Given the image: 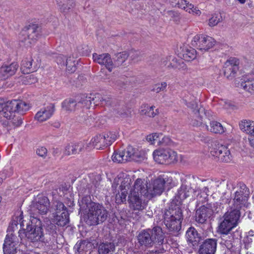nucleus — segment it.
I'll list each match as a JSON object with an SVG mask.
<instances>
[{
    "label": "nucleus",
    "mask_w": 254,
    "mask_h": 254,
    "mask_svg": "<svg viewBox=\"0 0 254 254\" xmlns=\"http://www.w3.org/2000/svg\"><path fill=\"white\" fill-rule=\"evenodd\" d=\"M222 17L220 14L213 15L209 20V25L211 27L214 26L222 21Z\"/></svg>",
    "instance_id": "47"
},
{
    "label": "nucleus",
    "mask_w": 254,
    "mask_h": 254,
    "mask_svg": "<svg viewBox=\"0 0 254 254\" xmlns=\"http://www.w3.org/2000/svg\"><path fill=\"white\" fill-rule=\"evenodd\" d=\"M241 86L246 91L250 93L254 92V79H244L241 83Z\"/></svg>",
    "instance_id": "41"
},
{
    "label": "nucleus",
    "mask_w": 254,
    "mask_h": 254,
    "mask_svg": "<svg viewBox=\"0 0 254 254\" xmlns=\"http://www.w3.org/2000/svg\"><path fill=\"white\" fill-rule=\"evenodd\" d=\"M253 238L250 236H247L244 238V243L245 244V247L246 249H248L250 244L253 242Z\"/></svg>",
    "instance_id": "63"
},
{
    "label": "nucleus",
    "mask_w": 254,
    "mask_h": 254,
    "mask_svg": "<svg viewBox=\"0 0 254 254\" xmlns=\"http://www.w3.org/2000/svg\"><path fill=\"white\" fill-rule=\"evenodd\" d=\"M129 152H131L129 155V161H134L135 162H140L145 159L144 153L139 151L132 147V150Z\"/></svg>",
    "instance_id": "40"
},
{
    "label": "nucleus",
    "mask_w": 254,
    "mask_h": 254,
    "mask_svg": "<svg viewBox=\"0 0 254 254\" xmlns=\"http://www.w3.org/2000/svg\"><path fill=\"white\" fill-rule=\"evenodd\" d=\"M51 209L53 212L54 222L60 227L66 226L69 222V213L64 204L58 200L52 202Z\"/></svg>",
    "instance_id": "5"
},
{
    "label": "nucleus",
    "mask_w": 254,
    "mask_h": 254,
    "mask_svg": "<svg viewBox=\"0 0 254 254\" xmlns=\"http://www.w3.org/2000/svg\"><path fill=\"white\" fill-rule=\"evenodd\" d=\"M164 223L169 232L176 234L181 229L183 215L182 209L177 204H171L164 213Z\"/></svg>",
    "instance_id": "1"
},
{
    "label": "nucleus",
    "mask_w": 254,
    "mask_h": 254,
    "mask_svg": "<svg viewBox=\"0 0 254 254\" xmlns=\"http://www.w3.org/2000/svg\"><path fill=\"white\" fill-rule=\"evenodd\" d=\"M208 206L202 205L195 211V220L199 224H204L211 215V211Z\"/></svg>",
    "instance_id": "24"
},
{
    "label": "nucleus",
    "mask_w": 254,
    "mask_h": 254,
    "mask_svg": "<svg viewBox=\"0 0 254 254\" xmlns=\"http://www.w3.org/2000/svg\"><path fill=\"white\" fill-rule=\"evenodd\" d=\"M204 114L206 116H209V112L205 110L204 108H200L196 110V112L194 114L191 119L190 124L194 127H199L202 124V114Z\"/></svg>",
    "instance_id": "27"
},
{
    "label": "nucleus",
    "mask_w": 254,
    "mask_h": 254,
    "mask_svg": "<svg viewBox=\"0 0 254 254\" xmlns=\"http://www.w3.org/2000/svg\"><path fill=\"white\" fill-rule=\"evenodd\" d=\"M55 111V105L50 103L38 111L35 115V119L40 122H44L52 117Z\"/></svg>",
    "instance_id": "18"
},
{
    "label": "nucleus",
    "mask_w": 254,
    "mask_h": 254,
    "mask_svg": "<svg viewBox=\"0 0 254 254\" xmlns=\"http://www.w3.org/2000/svg\"><path fill=\"white\" fill-rule=\"evenodd\" d=\"M167 86V84L165 82H161V83H157L155 84L152 89V91L156 93H159L161 91H164Z\"/></svg>",
    "instance_id": "50"
},
{
    "label": "nucleus",
    "mask_w": 254,
    "mask_h": 254,
    "mask_svg": "<svg viewBox=\"0 0 254 254\" xmlns=\"http://www.w3.org/2000/svg\"><path fill=\"white\" fill-rule=\"evenodd\" d=\"M8 102L4 103L2 100H0V113L2 112L3 116L6 118L9 119L11 117V115H9V110H8L7 106H8Z\"/></svg>",
    "instance_id": "46"
},
{
    "label": "nucleus",
    "mask_w": 254,
    "mask_h": 254,
    "mask_svg": "<svg viewBox=\"0 0 254 254\" xmlns=\"http://www.w3.org/2000/svg\"><path fill=\"white\" fill-rule=\"evenodd\" d=\"M241 209L236 208L233 205L230 206V209L225 213L224 217L228 219L237 225L238 222L240 217Z\"/></svg>",
    "instance_id": "26"
},
{
    "label": "nucleus",
    "mask_w": 254,
    "mask_h": 254,
    "mask_svg": "<svg viewBox=\"0 0 254 254\" xmlns=\"http://www.w3.org/2000/svg\"><path fill=\"white\" fill-rule=\"evenodd\" d=\"M217 240L208 238L199 246L198 254H215L216 252Z\"/></svg>",
    "instance_id": "13"
},
{
    "label": "nucleus",
    "mask_w": 254,
    "mask_h": 254,
    "mask_svg": "<svg viewBox=\"0 0 254 254\" xmlns=\"http://www.w3.org/2000/svg\"><path fill=\"white\" fill-rule=\"evenodd\" d=\"M203 192H204L203 194H200V196L199 195H197V199L199 202L201 201L202 203H204L207 200V198L208 195L207 194L208 188L207 187H204L203 189Z\"/></svg>",
    "instance_id": "55"
},
{
    "label": "nucleus",
    "mask_w": 254,
    "mask_h": 254,
    "mask_svg": "<svg viewBox=\"0 0 254 254\" xmlns=\"http://www.w3.org/2000/svg\"><path fill=\"white\" fill-rule=\"evenodd\" d=\"M32 61L31 58H26L22 61L21 70L24 74H28L35 70L32 67Z\"/></svg>",
    "instance_id": "38"
},
{
    "label": "nucleus",
    "mask_w": 254,
    "mask_h": 254,
    "mask_svg": "<svg viewBox=\"0 0 254 254\" xmlns=\"http://www.w3.org/2000/svg\"><path fill=\"white\" fill-rule=\"evenodd\" d=\"M121 194L119 193L116 194V200L118 203L124 202L126 201V197L127 194V190H121Z\"/></svg>",
    "instance_id": "51"
},
{
    "label": "nucleus",
    "mask_w": 254,
    "mask_h": 254,
    "mask_svg": "<svg viewBox=\"0 0 254 254\" xmlns=\"http://www.w3.org/2000/svg\"><path fill=\"white\" fill-rule=\"evenodd\" d=\"M171 142V139L167 136H163V135L161 137L160 141L158 145H169Z\"/></svg>",
    "instance_id": "62"
},
{
    "label": "nucleus",
    "mask_w": 254,
    "mask_h": 254,
    "mask_svg": "<svg viewBox=\"0 0 254 254\" xmlns=\"http://www.w3.org/2000/svg\"><path fill=\"white\" fill-rule=\"evenodd\" d=\"M132 146H129L124 150H119L114 152L112 156V160L118 163H124L129 161V155L131 152Z\"/></svg>",
    "instance_id": "19"
},
{
    "label": "nucleus",
    "mask_w": 254,
    "mask_h": 254,
    "mask_svg": "<svg viewBox=\"0 0 254 254\" xmlns=\"http://www.w3.org/2000/svg\"><path fill=\"white\" fill-rule=\"evenodd\" d=\"M88 147L87 143L84 142H79L71 143L66 146L64 154L66 155H74L87 149Z\"/></svg>",
    "instance_id": "23"
},
{
    "label": "nucleus",
    "mask_w": 254,
    "mask_h": 254,
    "mask_svg": "<svg viewBox=\"0 0 254 254\" xmlns=\"http://www.w3.org/2000/svg\"><path fill=\"white\" fill-rule=\"evenodd\" d=\"M240 129L254 137V121L251 120H243L239 124Z\"/></svg>",
    "instance_id": "30"
},
{
    "label": "nucleus",
    "mask_w": 254,
    "mask_h": 254,
    "mask_svg": "<svg viewBox=\"0 0 254 254\" xmlns=\"http://www.w3.org/2000/svg\"><path fill=\"white\" fill-rule=\"evenodd\" d=\"M181 57L187 62L191 61L194 60L196 56V50L192 48H186L183 49L182 53H180Z\"/></svg>",
    "instance_id": "33"
},
{
    "label": "nucleus",
    "mask_w": 254,
    "mask_h": 254,
    "mask_svg": "<svg viewBox=\"0 0 254 254\" xmlns=\"http://www.w3.org/2000/svg\"><path fill=\"white\" fill-rule=\"evenodd\" d=\"M186 236L189 245L193 249H197L202 238L195 228L193 227L189 228L186 232Z\"/></svg>",
    "instance_id": "14"
},
{
    "label": "nucleus",
    "mask_w": 254,
    "mask_h": 254,
    "mask_svg": "<svg viewBox=\"0 0 254 254\" xmlns=\"http://www.w3.org/2000/svg\"><path fill=\"white\" fill-rule=\"evenodd\" d=\"M177 4L179 7L184 9L186 11H190V9L193 8V5L185 0H179Z\"/></svg>",
    "instance_id": "45"
},
{
    "label": "nucleus",
    "mask_w": 254,
    "mask_h": 254,
    "mask_svg": "<svg viewBox=\"0 0 254 254\" xmlns=\"http://www.w3.org/2000/svg\"><path fill=\"white\" fill-rule=\"evenodd\" d=\"M83 100L84 107L85 109H89L93 104L94 106L101 105L103 97L99 93L95 94H91L89 96L85 94H82Z\"/></svg>",
    "instance_id": "20"
},
{
    "label": "nucleus",
    "mask_w": 254,
    "mask_h": 254,
    "mask_svg": "<svg viewBox=\"0 0 254 254\" xmlns=\"http://www.w3.org/2000/svg\"><path fill=\"white\" fill-rule=\"evenodd\" d=\"M165 184V181L163 178H158L154 180L152 187L149 188L150 192L149 199H151L156 195H160L164 191Z\"/></svg>",
    "instance_id": "21"
},
{
    "label": "nucleus",
    "mask_w": 254,
    "mask_h": 254,
    "mask_svg": "<svg viewBox=\"0 0 254 254\" xmlns=\"http://www.w3.org/2000/svg\"><path fill=\"white\" fill-rule=\"evenodd\" d=\"M164 239V234L159 226L143 230L137 236L138 243L145 248H151L155 244L160 245L163 244Z\"/></svg>",
    "instance_id": "2"
},
{
    "label": "nucleus",
    "mask_w": 254,
    "mask_h": 254,
    "mask_svg": "<svg viewBox=\"0 0 254 254\" xmlns=\"http://www.w3.org/2000/svg\"><path fill=\"white\" fill-rule=\"evenodd\" d=\"M25 225L24 221H22L20 223V226L25 231V235L28 239L32 242H44L45 238L42 222L39 219L33 217L28 223H26V228Z\"/></svg>",
    "instance_id": "3"
},
{
    "label": "nucleus",
    "mask_w": 254,
    "mask_h": 254,
    "mask_svg": "<svg viewBox=\"0 0 254 254\" xmlns=\"http://www.w3.org/2000/svg\"><path fill=\"white\" fill-rule=\"evenodd\" d=\"M205 206L209 207V209L211 211L210 212V213H211V215L212 213H218L221 210V205L218 202H215L213 204L207 203Z\"/></svg>",
    "instance_id": "48"
},
{
    "label": "nucleus",
    "mask_w": 254,
    "mask_h": 254,
    "mask_svg": "<svg viewBox=\"0 0 254 254\" xmlns=\"http://www.w3.org/2000/svg\"><path fill=\"white\" fill-rule=\"evenodd\" d=\"M110 84L111 85L118 88H123L125 85L124 82L122 79H114L110 82Z\"/></svg>",
    "instance_id": "54"
},
{
    "label": "nucleus",
    "mask_w": 254,
    "mask_h": 254,
    "mask_svg": "<svg viewBox=\"0 0 254 254\" xmlns=\"http://www.w3.org/2000/svg\"><path fill=\"white\" fill-rule=\"evenodd\" d=\"M50 206V201L48 198L44 196H40L38 198V200L34 205L38 212L41 214H45L49 210Z\"/></svg>",
    "instance_id": "25"
},
{
    "label": "nucleus",
    "mask_w": 254,
    "mask_h": 254,
    "mask_svg": "<svg viewBox=\"0 0 254 254\" xmlns=\"http://www.w3.org/2000/svg\"><path fill=\"white\" fill-rule=\"evenodd\" d=\"M196 180L193 176H186L184 180L183 181L182 184V189H187L188 191H190L192 190L193 191H196L193 186L195 183Z\"/></svg>",
    "instance_id": "34"
},
{
    "label": "nucleus",
    "mask_w": 254,
    "mask_h": 254,
    "mask_svg": "<svg viewBox=\"0 0 254 254\" xmlns=\"http://www.w3.org/2000/svg\"><path fill=\"white\" fill-rule=\"evenodd\" d=\"M239 60L235 58H230L224 64L223 71L224 76L229 79L235 76L239 69Z\"/></svg>",
    "instance_id": "10"
},
{
    "label": "nucleus",
    "mask_w": 254,
    "mask_h": 254,
    "mask_svg": "<svg viewBox=\"0 0 254 254\" xmlns=\"http://www.w3.org/2000/svg\"><path fill=\"white\" fill-rule=\"evenodd\" d=\"M105 138L103 134L97 135L92 139L90 143L97 149H102L104 147L110 145V143L106 142Z\"/></svg>",
    "instance_id": "29"
},
{
    "label": "nucleus",
    "mask_w": 254,
    "mask_h": 254,
    "mask_svg": "<svg viewBox=\"0 0 254 254\" xmlns=\"http://www.w3.org/2000/svg\"><path fill=\"white\" fill-rule=\"evenodd\" d=\"M207 130L215 133H222L224 132V129L222 125L216 121H211L210 123V128L206 125Z\"/></svg>",
    "instance_id": "39"
},
{
    "label": "nucleus",
    "mask_w": 254,
    "mask_h": 254,
    "mask_svg": "<svg viewBox=\"0 0 254 254\" xmlns=\"http://www.w3.org/2000/svg\"><path fill=\"white\" fill-rule=\"evenodd\" d=\"M41 29L37 24H31L25 27L20 38L21 42L29 47L40 36Z\"/></svg>",
    "instance_id": "8"
},
{
    "label": "nucleus",
    "mask_w": 254,
    "mask_h": 254,
    "mask_svg": "<svg viewBox=\"0 0 254 254\" xmlns=\"http://www.w3.org/2000/svg\"><path fill=\"white\" fill-rule=\"evenodd\" d=\"M76 63L77 61L73 57H69L66 58L64 65L66 67L67 70L71 73L74 72L76 69Z\"/></svg>",
    "instance_id": "42"
},
{
    "label": "nucleus",
    "mask_w": 254,
    "mask_h": 254,
    "mask_svg": "<svg viewBox=\"0 0 254 254\" xmlns=\"http://www.w3.org/2000/svg\"><path fill=\"white\" fill-rule=\"evenodd\" d=\"M128 57V53L125 51L116 54L115 57L114 58L113 68L122 65L126 61Z\"/></svg>",
    "instance_id": "35"
},
{
    "label": "nucleus",
    "mask_w": 254,
    "mask_h": 254,
    "mask_svg": "<svg viewBox=\"0 0 254 254\" xmlns=\"http://www.w3.org/2000/svg\"><path fill=\"white\" fill-rule=\"evenodd\" d=\"M104 136L106 137V142L110 143V145L116 140L117 138V135L113 132H109L105 133Z\"/></svg>",
    "instance_id": "52"
},
{
    "label": "nucleus",
    "mask_w": 254,
    "mask_h": 254,
    "mask_svg": "<svg viewBox=\"0 0 254 254\" xmlns=\"http://www.w3.org/2000/svg\"><path fill=\"white\" fill-rule=\"evenodd\" d=\"M215 42V40L211 37L196 35L192 40L191 45L202 52H206L212 48Z\"/></svg>",
    "instance_id": "9"
},
{
    "label": "nucleus",
    "mask_w": 254,
    "mask_h": 254,
    "mask_svg": "<svg viewBox=\"0 0 254 254\" xmlns=\"http://www.w3.org/2000/svg\"><path fill=\"white\" fill-rule=\"evenodd\" d=\"M154 108L155 106H152L151 107H149L148 106V107H146V109L147 111L146 112H144V115L149 117H155L159 112L157 109L156 110V112H154Z\"/></svg>",
    "instance_id": "53"
},
{
    "label": "nucleus",
    "mask_w": 254,
    "mask_h": 254,
    "mask_svg": "<svg viewBox=\"0 0 254 254\" xmlns=\"http://www.w3.org/2000/svg\"><path fill=\"white\" fill-rule=\"evenodd\" d=\"M239 186V189L235 192V195L240 194L243 196L245 195V196L249 197L250 191L246 185L244 183H240Z\"/></svg>",
    "instance_id": "44"
},
{
    "label": "nucleus",
    "mask_w": 254,
    "mask_h": 254,
    "mask_svg": "<svg viewBox=\"0 0 254 254\" xmlns=\"http://www.w3.org/2000/svg\"><path fill=\"white\" fill-rule=\"evenodd\" d=\"M79 205L80 206V210H85L86 209H91L92 203H96L91 201L90 196L86 195L83 197L80 200H78Z\"/></svg>",
    "instance_id": "37"
},
{
    "label": "nucleus",
    "mask_w": 254,
    "mask_h": 254,
    "mask_svg": "<svg viewBox=\"0 0 254 254\" xmlns=\"http://www.w3.org/2000/svg\"><path fill=\"white\" fill-rule=\"evenodd\" d=\"M187 105L188 107L190 108L192 110L194 114L196 112L197 109H199L200 108H203L202 107H199L196 101H192L190 103H188L187 104Z\"/></svg>",
    "instance_id": "61"
},
{
    "label": "nucleus",
    "mask_w": 254,
    "mask_h": 254,
    "mask_svg": "<svg viewBox=\"0 0 254 254\" xmlns=\"http://www.w3.org/2000/svg\"><path fill=\"white\" fill-rule=\"evenodd\" d=\"M23 119L21 117H17L12 118L9 124L14 127H18L21 125Z\"/></svg>",
    "instance_id": "58"
},
{
    "label": "nucleus",
    "mask_w": 254,
    "mask_h": 254,
    "mask_svg": "<svg viewBox=\"0 0 254 254\" xmlns=\"http://www.w3.org/2000/svg\"><path fill=\"white\" fill-rule=\"evenodd\" d=\"M115 250V246L113 243H101L98 248L99 254H113Z\"/></svg>",
    "instance_id": "32"
},
{
    "label": "nucleus",
    "mask_w": 254,
    "mask_h": 254,
    "mask_svg": "<svg viewBox=\"0 0 254 254\" xmlns=\"http://www.w3.org/2000/svg\"><path fill=\"white\" fill-rule=\"evenodd\" d=\"M134 193L141 196H143L149 199L150 194L149 188L147 184L141 179H137L134 182L133 188L130 190V193Z\"/></svg>",
    "instance_id": "16"
},
{
    "label": "nucleus",
    "mask_w": 254,
    "mask_h": 254,
    "mask_svg": "<svg viewBox=\"0 0 254 254\" xmlns=\"http://www.w3.org/2000/svg\"><path fill=\"white\" fill-rule=\"evenodd\" d=\"M189 192L190 191H187V189H182L181 186L178 191V197L181 200L184 199L186 198L188 196H189Z\"/></svg>",
    "instance_id": "56"
},
{
    "label": "nucleus",
    "mask_w": 254,
    "mask_h": 254,
    "mask_svg": "<svg viewBox=\"0 0 254 254\" xmlns=\"http://www.w3.org/2000/svg\"><path fill=\"white\" fill-rule=\"evenodd\" d=\"M142 196L134 193H129L128 201L134 210H141L144 208V204L142 202Z\"/></svg>",
    "instance_id": "28"
},
{
    "label": "nucleus",
    "mask_w": 254,
    "mask_h": 254,
    "mask_svg": "<svg viewBox=\"0 0 254 254\" xmlns=\"http://www.w3.org/2000/svg\"><path fill=\"white\" fill-rule=\"evenodd\" d=\"M91 209L88 210L84 219L89 226L96 225L104 222L108 216V212L105 207L99 203H92Z\"/></svg>",
    "instance_id": "4"
},
{
    "label": "nucleus",
    "mask_w": 254,
    "mask_h": 254,
    "mask_svg": "<svg viewBox=\"0 0 254 254\" xmlns=\"http://www.w3.org/2000/svg\"><path fill=\"white\" fill-rule=\"evenodd\" d=\"M162 136V133H152L147 136L146 140L148 142H150L152 144H156L157 145H158V144H159L160 143V139Z\"/></svg>",
    "instance_id": "43"
},
{
    "label": "nucleus",
    "mask_w": 254,
    "mask_h": 254,
    "mask_svg": "<svg viewBox=\"0 0 254 254\" xmlns=\"http://www.w3.org/2000/svg\"><path fill=\"white\" fill-rule=\"evenodd\" d=\"M18 64L12 63L9 65H3L0 67V79L5 80L14 75L17 71Z\"/></svg>",
    "instance_id": "22"
},
{
    "label": "nucleus",
    "mask_w": 254,
    "mask_h": 254,
    "mask_svg": "<svg viewBox=\"0 0 254 254\" xmlns=\"http://www.w3.org/2000/svg\"><path fill=\"white\" fill-rule=\"evenodd\" d=\"M36 152L39 157L45 159L47 156L48 151L44 147H39L36 149Z\"/></svg>",
    "instance_id": "57"
},
{
    "label": "nucleus",
    "mask_w": 254,
    "mask_h": 254,
    "mask_svg": "<svg viewBox=\"0 0 254 254\" xmlns=\"http://www.w3.org/2000/svg\"><path fill=\"white\" fill-rule=\"evenodd\" d=\"M49 222L50 223V224H48V225L47 226V229L48 231H49L51 233H56V225L52 223L50 220H49Z\"/></svg>",
    "instance_id": "64"
},
{
    "label": "nucleus",
    "mask_w": 254,
    "mask_h": 254,
    "mask_svg": "<svg viewBox=\"0 0 254 254\" xmlns=\"http://www.w3.org/2000/svg\"><path fill=\"white\" fill-rule=\"evenodd\" d=\"M209 151L211 156L218 159V161L229 162L232 160V155L228 147L217 141L212 142Z\"/></svg>",
    "instance_id": "6"
},
{
    "label": "nucleus",
    "mask_w": 254,
    "mask_h": 254,
    "mask_svg": "<svg viewBox=\"0 0 254 254\" xmlns=\"http://www.w3.org/2000/svg\"><path fill=\"white\" fill-rule=\"evenodd\" d=\"M114 103H117L115 99H113L109 96H105L103 97L101 106H114Z\"/></svg>",
    "instance_id": "49"
},
{
    "label": "nucleus",
    "mask_w": 254,
    "mask_h": 254,
    "mask_svg": "<svg viewBox=\"0 0 254 254\" xmlns=\"http://www.w3.org/2000/svg\"><path fill=\"white\" fill-rule=\"evenodd\" d=\"M153 156L155 161L159 164H169L178 161L177 152L171 149L156 150Z\"/></svg>",
    "instance_id": "7"
},
{
    "label": "nucleus",
    "mask_w": 254,
    "mask_h": 254,
    "mask_svg": "<svg viewBox=\"0 0 254 254\" xmlns=\"http://www.w3.org/2000/svg\"><path fill=\"white\" fill-rule=\"evenodd\" d=\"M7 105L8 106H7V108L8 110H9V115H11L12 113L15 112L23 114L29 109V104L21 100H14L11 101H8Z\"/></svg>",
    "instance_id": "15"
},
{
    "label": "nucleus",
    "mask_w": 254,
    "mask_h": 254,
    "mask_svg": "<svg viewBox=\"0 0 254 254\" xmlns=\"http://www.w3.org/2000/svg\"><path fill=\"white\" fill-rule=\"evenodd\" d=\"M94 61L101 65H104L109 71H111L113 68V61L111 56L108 53L102 54H93Z\"/></svg>",
    "instance_id": "17"
},
{
    "label": "nucleus",
    "mask_w": 254,
    "mask_h": 254,
    "mask_svg": "<svg viewBox=\"0 0 254 254\" xmlns=\"http://www.w3.org/2000/svg\"><path fill=\"white\" fill-rule=\"evenodd\" d=\"M82 95L77 97L76 99L69 98L65 100L62 103L63 108L66 111H74L79 108L84 107Z\"/></svg>",
    "instance_id": "12"
},
{
    "label": "nucleus",
    "mask_w": 254,
    "mask_h": 254,
    "mask_svg": "<svg viewBox=\"0 0 254 254\" xmlns=\"http://www.w3.org/2000/svg\"><path fill=\"white\" fill-rule=\"evenodd\" d=\"M17 240L16 236L12 233L6 235L3 245L4 254H15L18 243Z\"/></svg>",
    "instance_id": "11"
},
{
    "label": "nucleus",
    "mask_w": 254,
    "mask_h": 254,
    "mask_svg": "<svg viewBox=\"0 0 254 254\" xmlns=\"http://www.w3.org/2000/svg\"><path fill=\"white\" fill-rule=\"evenodd\" d=\"M23 219V217L22 212H21L19 217L18 218H17V220H16V221L14 220L11 223V226L8 227V229H7L8 231H9V232H10L11 230V229L14 226L16 227L17 224H18V221H19L20 224L21 223V222L22 221H24V224L26 225V223H25L26 221L24 220ZM25 228H26V225H25Z\"/></svg>",
    "instance_id": "59"
},
{
    "label": "nucleus",
    "mask_w": 254,
    "mask_h": 254,
    "mask_svg": "<svg viewBox=\"0 0 254 254\" xmlns=\"http://www.w3.org/2000/svg\"><path fill=\"white\" fill-rule=\"evenodd\" d=\"M130 180L129 178L124 179L120 186L121 190H127L130 186Z\"/></svg>",
    "instance_id": "60"
},
{
    "label": "nucleus",
    "mask_w": 254,
    "mask_h": 254,
    "mask_svg": "<svg viewBox=\"0 0 254 254\" xmlns=\"http://www.w3.org/2000/svg\"><path fill=\"white\" fill-rule=\"evenodd\" d=\"M237 226L232 221L224 217V220L221 222L219 226V231L220 233L223 234H227L235 227Z\"/></svg>",
    "instance_id": "31"
},
{
    "label": "nucleus",
    "mask_w": 254,
    "mask_h": 254,
    "mask_svg": "<svg viewBox=\"0 0 254 254\" xmlns=\"http://www.w3.org/2000/svg\"><path fill=\"white\" fill-rule=\"evenodd\" d=\"M248 197L243 196L241 195H235L233 200L232 205L236 207V208L241 209L243 207L245 206L248 201Z\"/></svg>",
    "instance_id": "36"
}]
</instances>
